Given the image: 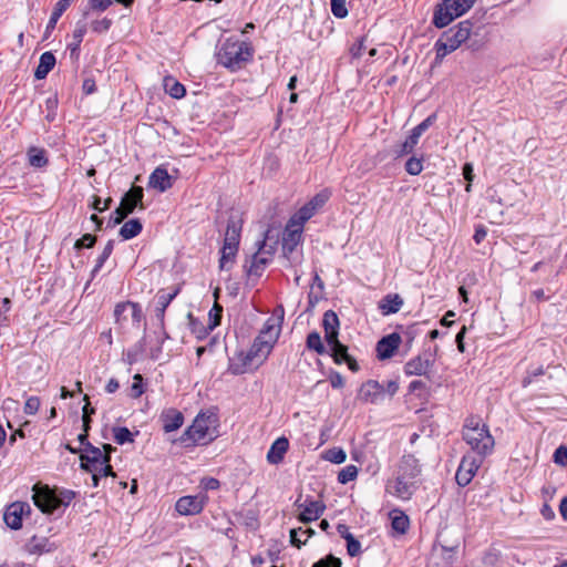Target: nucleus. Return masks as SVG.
<instances>
[{
	"label": "nucleus",
	"mask_w": 567,
	"mask_h": 567,
	"mask_svg": "<svg viewBox=\"0 0 567 567\" xmlns=\"http://www.w3.org/2000/svg\"><path fill=\"white\" fill-rule=\"evenodd\" d=\"M217 423L218 416L215 412H200L175 442L184 447L207 445L217 436Z\"/></svg>",
	"instance_id": "f257e3e1"
},
{
	"label": "nucleus",
	"mask_w": 567,
	"mask_h": 567,
	"mask_svg": "<svg viewBox=\"0 0 567 567\" xmlns=\"http://www.w3.org/2000/svg\"><path fill=\"white\" fill-rule=\"evenodd\" d=\"M32 499L34 505L43 514H53L61 507H66L75 497V492L56 486L50 487L47 484L37 483L32 487Z\"/></svg>",
	"instance_id": "f03ea898"
},
{
	"label": "nucleus",
	"mask_w": 567,
	"mask_h": 567,
	"mask_svg": "<svg viewBox=\"0 0 567 567\" xmlns=\"http://www.w3.org/2000/svg\"><path fill=\"white\" fill-rule=\"evenodd\" d=\"M472 29V21L464 20L457 25L444 31L434 44L436 55L433 65H440L447 54L454 52L467 40H471Z\"/></svg>",
	"instance_id": "7ed1b4c3"
},
{
	"label": "nucleus",
	"mask_w": 567,
	"mask_h": 567,
	"mask_svg": "<svg viewBox=\"0 0 567 567\" xmlns=\"http://www.w3.org/2000/svg\"><path fill=\"white\" fill-rule=\"evenodd\" d=\"M463 440L482 458L492 453L495 444L488 427L485 424H481V420L477 416H470L465 420Z\"/></svg>",
	"instance_id": "20e7f679"
},
{
	"label": "nucleus",
	"mask_w": 567,
	"mask_h": 567,
	"mask_svg": "<svg viewBox=\"0 0 567 567\" xmlns=\"http://www.w3.org/2000/svg\"><path fill=\"white\" fill-rule=\"evenodd\" d=\"M251 56L252 49L250 44L235 38L226 39L217 52L218 63L231 71L241 69Z\"/></svg>",
	"instance_id": "39448f33"
},
{
	"label": "nucleus",
	"mask_w": 567,
	"mask_h": 567,
	"mask_svg": "<svg viewBox=\"0 0 567 567\" xmlns=\"http://www.w3.org/2000/svg\"><path fill=\"white\" fill-rule=\"evenodd\" d=\"M476 0H442L435 6L432 23L443 29L453 20L466 13Z\"/></svg>",
	"instance_id": "423d86ee"
},
{
	"label": "nucleus",
	"mask_w": 567,
	"mask_h": 567,
	"mask_svg": "<svg viewBox=\"0 0 567 567\" xmlns=\"http://www.w3.org/2000/svg\"><path fill=\"white\" fill-rule=\"evenodd\" d=\"M295 506L299 511L298 519L305 524L317 520L326 509L323 502L309 497L302 501L301 496L297 498Z\"/></svg>",
	"instance_id": "0eeeda50"
},
{
	"label": "nucleus",
	"mask_w": 567,
	"mask_h": 567,
	"mask_svg": "<svg viewBox=\"0 0 567 567\" xmlns=\"http://www.w3.org/2000/svg\"><path fill=\"white\" fill-rule=\"evenodd\" d=\"M482 462V457L472 454L464 455L455 474L456 483L462 487L468 485Z\"/></svg>",
	"instance_id": "6e6552de"
},
{
	"label": "nucleus",
	"mask_w": 567,
	"mask_h": 567,
	"mask_svg": "<svg viewBox=\"0 0 567 567\" xmlns=\"http://www.w3.org/2000/svg\"><path fill=\"white\" fill-rule=\"evenodd\" d=\"M181 292L179 286H174L168 289H161L156 293V307H155V318L158 321V326L161 329L165 327V311L169 303L177 297Z\"/></svg>",
	"instance_id": "1a4fd4ad"
},
{
	"label": "nucleus",
	"mask_w": 567,
	"mask_h": 567,
	"mask_svg": "<svg viewBox=\"0 0 567 567\" xmlns=\"http://www.w3.org/2000/svg\"><path fill=\"white\" fill-rule=\"evenodd\" d=\"M80 460L83 470L90 473H96L102 463L110 462V455H103V452L99 447L87 443V447H84Z\"/></svg>",
	"instance_id": "9d476101"
},
{
	"label": "nucleus",
	"mask_w": 567,
	"mask_h": 567,
	"mask_svg": "<svg viewBox=\"0 0 567 567\" xmlns=\"http://www.w3.org/2000/svg\"><path fill=\"white\" fill-rule=\"evenodd\" d=\"M31 513V506L25 502H14L7 506L3 519L8 527L18 530L22 527V517Z\"/></svg>",
	"instance_id": "9b49d317"
},
{
	"label": "nucleus",
	"mask_w": 567,
	"mask_h": 567,
	"mask_svg": "<svg viewBox=\"0 0 567 567\" xmlns=\"http://www.w3.org/2000/svg\"><path fill=\"white\" fill-rule=\"evenodd\" d=\"M329 350L328 353L336 364L346 363L352 372H358L360 367L357 360L349 354V349L346 344L341 343L339 339L333 343H328Z\"/></svg>",
	"instance_id": "f8f14e48"
},
{
	"label": "nucleus",
	"mask_w": 567,
	"mask_h": 567,
	"mask_svg": "<svg viewBox=\"0 0 567 567\" xmlns=\"http://www.w3.org/2000/svg\"><path fill=\"white\" fill-rule=\"evenodd\" d=\"M276 341L277 336H270V338H265V336H257L250 349L246 352V359H260V362H264L269 355Z\"/></svg>",
	"instance_id": "ddd939ff"
},
{
	"label": "nucleus",
	"mask_w": 567,
	"mask_h": 567,
	"mask_svg": "<svg viewBox=\"0 0 567 567\" xmlns=\"http://www.w3.org/2000/svg\"><path fill=\"white\" fill-rule=\"evenodd\" d=\"M205 503V495H187L176 502L175 509L181 515H197L203 511Z\"/></svg>",
	"instance_id": "4468645a"
},
{
	"label": "nucleus",
	"mask_w": 567,
	"mask_h": 567,
	"mask_svg": "<svg viewBox=\"0 0 567 567\" xmlns=\"http://www.w3.org/2000/svg\"><path fill=\"white\" fill-rule=\"evenodd\" d=\"M143 197V188L141 186H133L123 195L121 203L118 205L120 210L124 212L128 216L137 207L140 209H144Z\"/></svg>",
	"instance_id": "2eb2a0df"
},
{
	"label": "nucleus",
	"mask_w": 567,
	"mask_h": 567,
	"mask_svg": "<svg viewBox=\"0 0 567 567\" xmlns=\"http://www.w3.org/2000/svg\"><path fill=\"white\" fill-rule=\"evenodd\" d=\"M402 342V337L398 332H392L381 338L377 343V355L380 360H386L393 357Z\"/></svg>",
	"instance_id": "dca6fc26"
},
{
	"label": "nucleus",
	"mask_w": 567,
	"mask_h": 567,
	"mask_svg": "<svg viewBox=\"0 0 567 567\" xmlns=\"http://www.w3.org/2000/svg\"><path fill=\"white\" fill-rule=\"evenodd\" d=\"M384 393V384L375 380H368L359 390L358 398L365 403H377Z\"/></svg>",
	"instance_id": "f3484780"
},
{
	"label": "nucleus",
	"mask_w": 567,
	"mask_h": 567,
	"mask_svg": "<svg viewBox=\"0 0 567 567\" xmlns=\"http://www.w3.org/2000/svg\"><path fill=\"white\" fill-rule=\"evenodd\" d=\"M322 327L324 329V340L328 343H333L339 338L340 321L333 310H328L323 313Z\"/></svg>",
	"instance_id": "a211bd4d"
},
{
	"label": "nucleus",
	"mask_w": 567,
	"mask_h": 567,
	"mask_svg": "<svg viewBox=\"0 0 567 567\" xmlns=\"http://www.w3.org/2000/svg\"><path fill=\"white\" fill-rule=\"evenodd\" d=\"M243 221L241 219L230 216L227 221V228L225 233L223 246L238 249L240 234H241Z\"/></svg>",
	"instance_id": "6ab92c4d"
},
{
	"label": "nucleus",
	"mask_w": 567,
	"mask_h": 567,
	"mask_svg": "<svg viewBox=\"0 0 567 567\" xmlns=\"http://www.w3.org/2000/svg\"><path fill=\"white\" fill-rule=\"evenodd\" d=\"M302 228L301 226H290V221H288L282 237V251L285 256L293 252L300 243Z\"/></svg>",
	"instance_id": "aec40b11"
},
{
	"label": "nucleus",
	"mask_w": 567,
	"mask_h": 567,
	"mask_svg": "<svg viewBox=\"0 0 567 567\" xmlns=\"http://www.w3.org/2000/svg\"><path fill=\"white\" fill-rule=\"evenodd\" d=\"M163 424V430L166 433L178 430L184 423V415L181 411L174 408L165 409L159 415Z\"/></svg>",
	"instance_id": "412c9836"
},
{
	"label": "nucleus",
	"mask_w": 567,
	"mask_h": 567,
	"mask_svg": "<svg viewBox=\"0 0 567 567\" xmlns=\"http://www.w3.org/2000/svg\"><path fill=\"white\" fill-rule=\"evenodd\" d=\"M433 360L417 355L409 360L404 365V372L406 375H425L433 365Z\"/></svg>",
	"instance_id": "4be33fe9"
},
{
	"label": "nucleus",
	"mask_w": 567,
	"mask_h": 567,
	"mask_svg": "<svg viewBox=\"0 0 567 567\" xmlns=\"http://www.w3.org/2000/svg\"><path fill=\"white\" fill-rule=\"evenodd\" d=\"M172 185V176L168 174L167 169L162 166L156 167L148 178V186L159 192L167 190Z\"/></svg>",
	"instance_id": "5701e85b"
},
{
	"label": "nucleus",
	"mask_w": 567,
	"mask_h": 567,
	"mask_svg": "<svg viewBox=\"0 0 567 567\" xmlns=\"http://www.w3.org/2000/svg\"><path fill=\"white\" fill-rule=\"evenodd\" d=\"M420 473L419 460L412 454L403 455L399 464L398 474L414 481Z\"/></svg>",
	"instance_id": "b1692460"
},
{
	"label": "nucleus",
	"mask_w": 567,
	"mask_h": 567,
	"mask_svg": "<svg viewBox=\"0 0 567 567\" xmlns=\"http://www.w3.org/2000/svg\"><path fill=\"white\" fill-rule=\"evenodd\" d=\"M391 488L393 489V494L399 498L410 499L416 489V485L413 480L398 474Z\"/></svg>",
	"instance_id": "393cba45"
},
{
	"label": "nucleus",
	"mask_w": 567,
	"mask_h": 567,
	"mask_svg": "<svg viewBox=\"0 0 567 567\" xmlns=\"http://www.w3.org/2000/svg\"><path fill=\"white\" fill-rule=\"evenodd\" d=\"M131 311L133 322L140 323L143 319V311L138 303L132 301L120 302L115 306L114 317L117 323L122 320V312Z\"/></svg>",
	"instance_id": "a878e982"
},
{
	"label": "nucleus",
	"mask_w": 567,
	"mask_h": 567,
	"mask_svg": "<svg viewBox=\"0 0 567 567\" xmlns=\"http://www.w3.org/2000/svg\"><path fill=\"white\" fill-rule=\"evenodd\" d=\"M288 447L289 441L285 436L277 439L267 453V461L274 465L279 464L284 460Z\"/></svg>",
	"instance_id": "bb28decb"
},
{
	"label": "nucleus",
	"mask_w": 567,
	"mask_h": 567,
	"mask_svg": "<svg viewBox=\"0 0 567 567\" xmlns=\"http://www.w3.org/2000/svg\"><path fill=\"white\" fill-rule=\"evenodd\" d=\"M259 249L258 251L252 256V260H251V264L248 268V275H252V276H261L264 269L266 268V266L270 262V258L268 257H264L261 255V250L265 249L266 247V241L262 240V241H259Z\"/></svg>",
	"instance_id": "cd10ccee"
},
{
	"label": "nucleus",
	"mask_w": 567,
	"mask_h": 567,
	"mask_svg": "<svg viewBox=\"0 0 567 567\" xmlns=\"http://www.w3.org/2000/svg\"><path fill=\"white\" fill-rule=\"evenodd\" d=\"M55 56L51 51H47L41 54L39 64L34 71V78L37 80H43L50 73L55 65Z\"/></svg>",
	"instance_id": "c85d7f7f"
},
{
	"label": "nucleus",
	"mask_w": 567,
	"mask_h": 567,
	"mask_svg": "<svg viewBox=\"0 0 567 567\" xmlns=\"http://www.w3.org/2000/svg\"><path fill=\"white\" fill-rule=\"evenodd\" d=\"M189 319V327L192 330V333L198 339L203 340L205 339L210 331H213L218 326V319L213 320L208 323V326H205L200 321H198L196 318L192 316V313L188 315Z\"/></svg>",
	"instance_id": "c756f323"
},
{
	"label": "nucleus",
	"mask_w": 567,
	"mask_h": 567,
	"mask_svg": "<svg viewBox=\"0 0 567 567\" xmlns=\"http://www.w3.org/2000/svg\"><path fill=\"white\" fill-rule=\"evenodd\" d=\"M403 306V299L398 293H389L379 303L383 315L396 313Z\"/></svg>",
	"instance_id": "7c9ffc66"
},
{
	"label": "nucleus",
	"mask_w": 567,
	"mask_h": 567,
	"mask_svg": "<svg viewBox=\"0 0 567 567\" xmlns=\"http://www.w3.org/2000/svg\"><path fill=\"white\" fill-rule=\"evenodd\" d=\"M389 516L391 519L392 529L396 534L404 535L410 527V519L408 515H405L400 509H393L392 512H390Z\"/></svg>",
	"instance_id": "2f4dec72"
},
{
	"label": "nucleus",
	"mask_w": 567,
	"mask_h": 567,
	"mask_svg": "<svg viewBox=\"0 0 567 567\" xmlns=\"http://www.w3.org/2000/svg\"><path fill=\"white\" fill-rule=\"evenodd\" d=\"M29 164L34 168L45 167L49 163L44 148L31 146L27 152Z\"/></svg>",
	"instance_id": "473e14b6"
},
{
	"label": "nucleus",
	"mask_w": 567,
	"mask_h": 567,
	"mask_svg": "<svg viewBox=\"0 0 567 567\" xmlns=\"http://www.w3.org/2000/svg\"><path fill=\"white\" fill-rule=\"evenodd\" d=\"M316 534L315 529L308 527V528H292L290 530V543L292 546L300 548L302 545H305L310 537H312Z\"/></svg>",
	"instance_id": "72a5a7b5"
},
{
	"label": "nucleus",
	"mask_w": 567,
	"mask_h": 567,
	"mask_svg": "<svg viewBox=\"0 0 567 567\" xmlns=\"http://www.w3.org/2000/svg\"><path fill=\"white\" fill-rule=\"evenodd\" d=\"M146 349V341L145 338H142L140 341H137L134 346H132L127 351L125 352V362L130 365L141 361L144 357Z\"/></svg>",
	"instance_id": "f704fd0d"
},
{
	"label": "nucleus",
	"mask_w": 567,
	"mask_h": 567,
	"mask_svg": "<svg viewBox=\"0 0 567 567\" xmlns=\"http://www.w3.org/2000/svg\"><path fill=\"white\" fill-rule=\"evenodd\" d=\"M254 360L246 359V352H239L237 358L231 359L228 364V372L234 375L244 374Z\"/></svg>",
	"instance_id": "c9c22d12"
},
{
	"label": "nucleus",
	"mask_w": 567,
	"mask_h": 567,
	"mask_svg": "<svg viewBox=\"0 0 567 567\" xmlns=\"http://www.w3.org/2000/svg\"><path fill=\"white\" fill-rule=\"evenodd\" d=\"M143 225L138 218H133L124 223L120 229V236L124 240L132 239L141 234Z\"/></svg>",
	"instance_id": "e433bc0d"
},
{
	"label": "nucleus",
	"mask_w": 567,
	"mask_h": 567,
	"mask_svg": "<svg viewBox=\"0 0 567 567\" xmlns=\"http://www.w3.org/2000/svg\"><path fill=\"white\" fill-rule=\"evenodd\" d=\"M316 212L317 210L308 202L301 208H299V210L296 214H293L290 217V226L303 227V224L308 221L316 214Z\"/></svg>",
	"instance_id": "4c0bfd02"
},
{
	"label": "nucleus",
	"mask_w": 567,
	"mask_h": 567,
	"mask_svg": "<svg viewBox=\"0 0 567 567\" xmlns=\"http://www.w3.org/2000/svg\"><path fill=\"white\" fill-rule=\"evenodd\" d=\"M112 3L113 0H87V4L83 9L82 16L84 19H87L95 12H104L112 6Z\"/></svg>",
	"instance_id": "58836bf2"
},
{
	"label": "nucleus",
	"mask_w": 567,
	"mask_h": 567,
	"mask_svg": "<svg viewBox=\"0 0 567 567\" xmlns=\"http://www.w3.org/2000/svg\"><path fill=\"white\" fill-rule=\"evenodd\" d=\"M164 89L174 99H182L186 94L185 86L172 76L164 79Z\"/></svg>",
	"instance_id": "ea45409f"
},
{
	"label": "nucleus",
	"mask_w": 567,
	"mask_h": 567,
	"mask_svg": "<svg viewBox=\"0 0 567 567\" xmlns=\"http://www.w3.org/2000/svg\"><path fill=\"white\" fill-rule=\"evenodd\" d=\"M306 346L309 350H312L315 351L316 353L318 354H327L328 353V350L327 348L324 347L322 340H321V336L318 331H311L308 336H307V340H306Z\"/></svg>",
	"instance_id": "a19ab883"
},
{
	"label": "nucleus",
	"mask_w": 567,
	"mask_h": 567,
	"mask_svg": "<svg viewBox=\"0 0 567 567\" xmlns=\"http://www.w3.org/2000/svg\"><path fill=\"white\" fill-rule=\"evenodd\" d=\"M436 120L435 114L429 115L425 120H423L420 124H417L414 128H412L409 137L412 138L416 144L419 143L422 134L431 126Z\"/></svg>",
	"instance_id": "79ce46f5"
},
{
	"label": "nucleus",
	"mask_w": 567,
	"mask_h": 567,
	"mask_svg": "<svg viewBox=\"0 0 567 567\" xmlns=\"http://www.w3.org/2000/svg\"><path fill=\"white\" fill-rule=\"evenodd\" d=\"M65 11H66V8L61 7L60 4L55 3V6L53 8V11H52V14H51V17L49 19V22L47 24V28H45V31H44V35H43V40H48L50 38L51 32L54 30L59 19L61 18V16Z\"/></svg>",
	"instance_id": "37998d69"
},
{
	"label": "nucleus",
	"mask_w": 567,
	"mask_h": 567,
	"mask_svg": "<svg viewBox=\"0 0 567 567\" xmlns=\"http://www.w3.org/2000/svg\"><path fill=\"white\" fill-rule=\"evenodd\" d=\"M114 249V240L110 239L106 245L104 246L103 251L96 259V264L92 270V278L95 277V275L100 271V269L103 267L105 261L110 258Z\"/></svg>",
	"instance_id": "c03bdc74"
},
{
	"label": "nucleus",
	"mask_w": 567,
	"mask_h": 567,
	"mask_svg": "<svg viewBox=\"0 0 567 567\" xmlns=\"http://www.w3.org/2000/svg\"><path fill=\"white\" fill-rule=\"evenodd\" d=\"M238 249L223 246L220 249V259H219V268L221 270L229 269V264L234 262V259L237 255Z\"/></svg>",
	"instance_id": "a18cd8bd"
},
{
	"label": "nucleus",
	"mask_w": 567,
	"mask_h": 567,
	"mask_svg": "<svg viewBox=\"0 0 567 567\" xmlns=\"http://www.w3.org/2000/svg\"><path fill=\"white\" fill-rule=\"evenodd\" d=\"M417 144L409 136L393 150L396 158L411 154Z\"/></svg>",
	"instance_id": "49530a36"
},
{
	"label": "nucleus",
	"mask_w": 567,
	"mask_h": 567,
	"mask_svg": "<svg viewBox=\"0 0 567 567\" xmlns=\"http://www.w3.org/2000/svg\"><path fill=\"white\" fill-rule=\"evenodd\" d=\"M113 434L115 442L120 445L134 441L132 432L125 426L114 427Z\"/></svg>",
	"instance_id": "de8ad7c7"
},
{
	"label": "nucleus",
	"mask_w": 567,
	"mask_h": 567,
	"mask_svg": "<svg viewBox=\"0 0 567 567\" xmlns=\"http://www.w3.org/2000/svg\"><path fill=\"white\" fill-rule=\"evenodd\" d=\"M358 476V467L355 465H347L344 466L338 474V482L341 484H347Z\"/></svg>",
	"instance_id": "09e8293b"
},
{
	"label": "nucleus",
	"mask_w": 567,
	"mask_h": 567,
	"mask_svg": "<svg viewBox=\"0 0 567 567\" xmlns=\"http://www.w3.org/2000/svg\"><path fill=\"white\" fill-rule=\"evenodd\" d=\"M421 333V324L415 322L408 326L403 331L401 337L404 338L406 346L410 348L414 341V339Z\"/></svg>",
	"instance_id": "8fccbe9b"
},
{
	"label": "nucleus",
	"mask_w": 567,
	"mask_h": 567,
	"mask_svg": "<svg viewBox=\"0 0 567 567\" xmlns=\"http://www.w3.org/2000/svg\"><path fill=\"white\" fill-rule=\"evenodd\" d=\"M113 24V20L104 17L102 19H94L91 21V30L95 33H104L110 30Z\"/></svg>",
	"instance_id": "3c124183"
},
{
	"label": "nucleus",
	"mask_w": 567,
	"mask_h": 567,
	"mask_svg": "<svg viewBox=\"0 0 567 567\" xmlns=\"http://www.w3.org/2000/svg\"><path fill=\"white\" fill-rule=\"evenodd\" d=\"M324 458L334 464H341L346 461L347 454L341 447H333L326 452Z\"/></svg>",
	"instance_id": "603ef678"
},
{
	"label": "nucleus",
	"mask_w": 567,
	"mask_h": 567,
	"mask_svg": "<svg viewBox=\"0 0 567 567\" xmlns=\"http://www.w3.org/2000/svg\"><path fill=\"white\" fill-rule=\"evenodd\" d=\"M405 171L408 174L416 176L423 171V159L416 156H411L405 163Z\"/></svg>",
	"instance_id": "864d4df0"
},
{
	"label": "nucleus",
	"mask_w": 567,
	"mask_h": 567,
	"mask_svg": "<svg viewBox=\"0 0 567 567\" xmlns=\"http://www.w3.org/2000/svg\"><path fill=\"white\" fill-rule=\"evenodd\" d=\"M331 12L336 18H346L349 13L346 0H331Z\"/></svg>",
	"instance_id": "5fc2aeb1"
},
{
	"label": "nucleus",
	"mask_w": 567,
	"mask_h": 567,
	"mask_svg": "<svg viewBox=\"0 0 567 567\" xmlns=\"http://www.w3.org/2000/svg\"><path fill=\"white\" fill-rule=\"evenodd\" d=\"M144 393V386H143V377L140 373H136L133 377V384L131 386V393L130 395L134 399L140 398Z\"/></svg>",
	"instance_id": "6e6d98bb"
},
{
	"label": "nucleus",
	"mask_w": 567,
	"mask_h": 567,
	"mask_svg": "<svg viewBox=\"0 0 567 567\" xmlns=\"http://www.w3.org/2000/svg\"><path fill=\"white\" fill-rule=\"evenodd\" d=\"M86 19H81L76 22L75 24V29L73 30V33H72V38L73 40H76L82 42L83 41V38L87 31V23L85 21Z\"/></svg>",
	"instance_id": "4d7b16f0"
},
{
	"label": "nucleus",
	"mask_w": 567,
	"mask_h": 567,
	"mask_svg": "<svg viewBox=\"0 0 567 567\" xmlns=\"http://www.w3.org/2000/svg\"><path fill=\"white\" fill-rule=\"evenodd\" d=\"M312 567H341V560L333 555H328L316 561Z\"/></svg>",
	"instance_id": "13d9d810"
},
{
	"label": "nucleus",
	"mask_w": 567,
	"mask_h": 567,
	"mask_svg": "<svg viewBox=\"0 0 567 567\" xmlns=\"http://www.w3.org/2000/svg\"><path fill=\"white\" fill-rule=\"evenodd\" d=\"M96 237L91 234L83 235L80 239H78L74 244L75 249L82 248H91L95 245Z\"/></svg>",
	"instance_id": "bf43d9fd"
},
{
	"label": "nucleus",
	"mask_w": 567,
	"mask_h": 567,
	"mask_svg": "<svg viewBox=\"0 0 567 567\" xmlns=\"http://www.w3.org/2000/svg\"><path fill=\"white\" fill-rule=\"evenodd\" d=\"M40 409V399L38 396H30L24 404V413L28 415L35 414Z\"/></svg>",
	"instance_id": "052dcab7"
},
{
	"label": "nucleus",
	"mask_w": 567,
	"mask_h": 567,
	"mask_svg": "<svg viewBox=\"0 0 567 567\" xmlns=\"http://www.w3.org/2000/svg\"><path fill=\"white\" fill-rule=\"evenodd\" d=\"M126 217L127 215L124 212L120 210V208L117 207L114 210L113 215L110 216L106 226L109 228H114L115 226L120 225Z\"/></svg>",
	"instance_id": "680f3d73"
},
{
	"label": "nucleus",
	"mask_w": 567,
	"mask_h": 567,
	"mask_svg": "<svg viewBox=\"0 0 567 567\" xmlns=\"http://www.w3.org/2000/svg\"><path fill=\"white\" fill-rule=\"evenodd\" d=\"M330 194L328 192H321L317 194L312 199L309 200V204L318 210L321 208L329 199Z\"/></svg>",
	"instance_id": "e2e57ef3"
},
{
	"label": "nucleus",
	"mask_w": 567,
	"mask_h": 567,
	"mask_svg": "<svg viewBox=\"0 0 567 567\" xmlns=\"http://www.w3.org/2000/svg\"><path fill=\"white\" fill-rule=\"evenodd\" d=\"M554 462L565 466L567 464V445L561 444L554 453Z\"/></svg>",
	"instance_id": "0e129e2a"
},
{
	"label": "nucleus",
	"mask_w": 567,
	"mask_h": 567,
	"mask_svg": "<svg viewBox=\"0 0 567 567\" xmlns=\"http://www.w3.org/2000/svg\"><path fill=\"white\" fill-rule=\"evenodd\" d=\"M112 198L111 197H107L104 202H103V206H100V203H102L101 198L97 197V196H94L93 197V203H92V208L94 210H97L100 213L110 208L111 204H112Z\"/></svg>",
	"instance_id": "69168bd1"
},
{
	"label": "nucleus",
	"mask_w": 567,
	"mask_h": 567,
	"mask_svg": "<svg viewBox=\"0 0 567 567\" xmlns=\"http://www.w3.org/2000/svg\"><path fill=\"white\" fill-rule=\"evenodd\" d=\"M94 474L96 476H101V477H107V476L115 477L116 476L110 462L102 463V465L97 468L96 473H94Z\"/></svg>",
	"instance_id": "338daca9"
},
{
	"label": "nucleus",
	"mask_w": 567,
	"mask_h": 567,
	"mask_svg": "<svg viewBox=\"0 0 567 567\" xmlns=\"http://www.w3.org/2000/svg\"><path fill=\"white\" fill-rule=\"evenodd\" d=\"M329 381H330L331 386L333 389H341L344 385L343 377L339 372H337V371H332L330 373Z\"/></svg>",
	"instance_id": "774afa93"
}]
</instances>
